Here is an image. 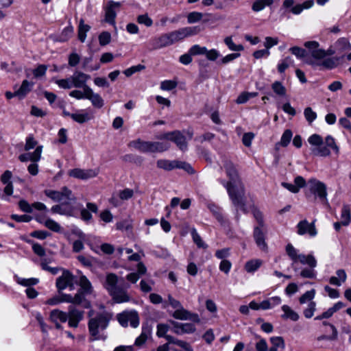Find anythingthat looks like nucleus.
I'll return each mask as SVG.
<instances>
[{
	"mask_svg": "<svg viewBox=\"0 0 351 351\" xmlns=\"http://www.w3.org/2000/svg\"><path fill=\"white\" fill-rule=\"evenodd\" d=\"M223 167L230 182H226L224 180H221V183L227 189L233 204L236 207L243 210L245 206L243 201L244 189L239 180L237 171L231 161L226 160Z\"/></svg>",
	"mask_w": 351,
	"mask_h": 351,
	"instance_id": "obj_1",
	"label": "nucleus"
},
{
	"mask_svg": "<svg viewBox=\"0 0 351 351\" xmlns=\"http://www.w3.org/2000/svg\"><path fill=\"white\" fill-rule=\"evenodd\" d=\"M103 285L114 302L119 304L131 300V297L127 291L129 286H119V277L115 274H107Z\"/></svg>",
	"mask_w": 351,
	"mask_h": 351,
	"instance_id": "obj_2",
	"label": "nucleus"
},
{
	"mask_svg": "<svg viewBox=\"0 0 351 351\" xmlns=\"http://www.w3.org/2000/svg\"><path fill=\"white\" fill-rule=\"evenodd\" d=\"M308 142L313 147L311 148V152L314 156L326 157L330 154V149L336 154H339V148L337 145L335 138L328 135L325 138V146H323V138L321 136L314 134L308 138Z\"/></svg>",
	"mask_w": 351,
	"mask_h": 351,
	"instance_id": "obj_3",
	"label": "nucleus"
},
{
	"mask_svg": "<svg viewBox=\"0 0 351 351\" xmlns=\"http://www.w3.org/2000/svg\"><path fill=\"white\" fill-rule=\"evenodd\" d=\"M109 319L103 313L97 314L90 319L88 330L91 336L90 341L106 339V336L101 333L108 326Z\"/></svg>",
	"mask_w": 351,
	"mask_h": 351,
	"instance_id": "obj_4",
	"label": "nucleus"
},
{
	"mask_svg": "<svg viewBox=\"0 0 351 351\" xmlns=\"http://www.w3.org/2000/svg\"><path fill=\"white\" fill-rule=\"evenodd\" d=\"M129 147L134 148L143 153H157L167 151L170 145L165 142L144 141L136 139L129 143Z\"/></svg>",
	"mask_w": 351,
	"mask_h": 351,
	"instance_id": "obj_5",
	"label": "nucleus"
},
{
	"mask_svg": "<svg viewBox=\"0 0 351 351\" xmlns=\"http://www.w3.org/2000/svg\"><path fill=\"white\" fill-rule=\"evenodd\" d=\"M156 165L159 169H162L165 171L182 169L189 174H194L195 173V170L189 163L178 160H169L166 159H160L157 161Z\"/></svg>",
	"mask_w": 351,
	"mask_h": 351,
	"instance_id": "obj_6",
	"label": "nucleus"
},
{
	"mask_svg": "<svg viewBox=\"0 0 351 351\" xmlns=\"http://www.w3.org/2000/svg\"><path fill=\"white\" fill-rule=\"evenodd\" d=\"M75 277L73 274L66 269H62L60 276L56 279V287L59 293L63 290L69 288L70 290H73L75 287Z\"/></svg>",
	"mask_w": 351,
	"mask_h": 351,
	"instance_id": "obj_7",
	"label": "nucleus"
},
{
	"mask_svg": "<svg viewBox=\"0 0 351 351\" xmlns=\"http://www.w3.org/2000/svg\"><path fill=\"white\" fill-rule=\"evenodd\" d=\"M201 31V28L198 26L186 27L172 31L169 33L171 40L173 44L180 41L184 38L197 34Z\"/></svg>",
	"mask_w": 351,
	"mask_h": 351,
	"instance_id": "obj_8",
	"label": "nucleus"
},
{
	"mask_svg": "<svg viewBox=\"0 0 351 351\" xmlns=\"http://www.w3.org/2000/svg\"><path fill=\"white\" fill-rule=\"evenodd\" d=\"M44 193L47 197L56 202L75 199L72 197V191L66 186L62 188L60 191L47 189L45 190Z\"/></svg>",
	"mask_w": 351,
	"mask_h": 351,
	"instance_id": "obj_9",
	"label": "nucleus"
},
{
	"mask_svg": "<svg viewBox=\"0 0 351 351\" xmlns=\"http://www.w3.org/2000/svg\"><path fill=\"white\" fill-rule=\"evenodd\" d=\"M158 139H167L176 144L182 151L187 149V143L186 138L180 131H173L172 132H167L158 136Z\"/></svg>",
	"mask_w": 351,
	"mask_h": 351,
	"instance_id": "obj_10",
	"label": "nucleus"
},
{
	"mask_svg": "<svg viewBox=\"0 0 351 351\" xmlns=\"http://www.w3.org/2000/svg\"><path fill=\"white\" fill-rule=\"evenodd\" d=\"M118 321L122 326L130 324L133 328L139 325V317L136 311H123L117 316Z\"/></svg>",
	"mask_w": 351,
	"mask_h": 351,
	"instance_id": "obj_11",
	"label": "nucleus"
},
{
	"mask_svg": "<svg viewBox=\"0 0 351 351\" xmlns=\"http://www.w3.org/2000/svg\"><path fill=\"white\" fill-rule=\"evenodd\" d=\"M99 173V169H80L75 168L68 171V175L70 177L75 178L80 180H88L95 178Z\"/></svg>",
	"mask_w": 351,
	"mask_h": 351,
	"instance_id": "obj_12",
	"label": "nucleus"
},
{
	"mask_svg": "<svg viewBox=\"0 0 351 351\" xmlns=\"http://www.w3.org/2000/svg\"><path fill=\"white\" fill-rule=\"evenodd\" d=\"M121 7V2H117L112 0L108 1L104 8L106 22L114 25L117 12L119 11Z\"/></svg>",
	"mask_w": 351,
	"mask_h": 351,
	"instance_id": "obj_13",
	"label": "nucleus"
},
{
	"mask_svg": "<svg viewBox=\"0 0 351 351\" xmlns=\"http://www.w3.org/2000/svg\"><path fill=\"white\" fill-rule=\"evenodd\" d=\"M315 221L309 223L306 219L300 221L296 226L297 233L301 236L307 234L311 237H315L317 234Z\"/></svg>",
	"mask_w": 351,
	"mask_h": 351,
	"instance_id": "obj_14",
	"label": "nucleus"
},
{
	"mask_svg": "<svg viewBox=\"0 0 351 351\" xmlns=\"http://www.w3.org/2000/svg\"><path fill=\"white\" fill-rule=\"evenodd\" d=\"M308 188L310 191L320 199H326V186L324 183L316 179H311L308 180Z\"/></svg>",
	"mask_w": 351,
	"mask_h": 351,
	"instance_id": "obj_15",
	"label": "nucleus"
},
{
	"mask_svg": "<svg viewBox=\"0 0 351 351\" xmlns=\"http://www.w3.org/2000/svg\"><path fill=\"white\" fill-rule=\"evenodd\" d=\"M94 117V114L90 109L76 110L71 114V118L75 122L82 124L88 122Z\"/></svg>",
	"mask_w": 351,
	"mask_h": 351,
	"instance_id": "obj_16",
	"label": "nucleus"
},
{
	"mask_svg": "<svg viewBox=\"0 0 351 351\" xmlns=\"http://www.w3.org/2000/svg\"><path fill=\"white\" fill-rule=\"evenodd\" d=\"M172 316L175 319L180 320H191L196 323H199L200 322V319L197 314L191 313L190 311L185 309L182 306L181 308L176 310L173 313Z\"/></svg>",
	"mask_w": 351,
	"mask_h": 351,
	"instance_id": "obj_17",
	"label": "nucleus"
},
{
	"mask_svg": "<svg viewBox=\"0 0 351 351\" xmlns=\"http://www.w3.org/2000/svg\"><path fill=\"white\" fill-rule=\"evenodd\" d=\"M90 76L82 72H75L71 77V85L75 88H88L86 83Z\"/></svg>",
	"mask_w": 351,
	"mask_h": 351,
	"instance_id": "obj_18",
	"label": "nucleus"
},
{
	"mask_svg": "<svg viewBox=\"0 0 351 351\" xmlns=\"http://www.w3.org/2000/svg\"><path fill=\"white\" fill-rule=\"evenodd\" d=\"M43 152V146H37L33 152H28L21 154L19 156V159L21 162H27L30 160L34 162H38L41 158V154Z\"/></svg>",
	"mask_w": 351,
	"mask_h": 351,
	"instance_id": "obj_19",
	"label": "nucleus"
},
{
	"mask_svg": "<svg viewBox=\"0 0 351 351\" xmlns=\"http://www.w3.org/2000/svg\"><path fill=\"white\" fill-rule=\"evenodd\" d=\"M339 58L332 57V58H324V60L318 63H314L313 61H308L307 63L311 65H317L319 66H322L326 69H333L336 68L339 64Z\"/></svg>",
	"mask_w": 351,
	"mask_h": 351,
	"instance_id": "obj_20",
	"label": "nucleus"
},
{
	"mask_svg": "<svg viewBox=\"0 0 351 351\" xmlns=\"http://www.w3.org/2000/svg\"><path fill=\"white\" fill-rule=\"evenodd\" d=\"M262 227H255L254 230V238L258 247L263 251H267V244L265 242V234L261 229Z\"/></svg>",
	"mask_w": 351,
	"mask_h": 351,
	"instance_id": "obj_21",
	"label": "nucleus"
},
{
	"mask_svg": "<svg viewBox=\"0 0 351 351\" xmlns=\"http://www.w3.org/2000/svg\"><path fill=\"white\" fill-rule=\"evenodd\" d=\"M152 43L154 49H160L173 45L169 33L154 38Z\"/></svg>",
	"mask_w": 351,
	"mask_h": 351,
	"instance_id": "obj_22",
	"label": "nucleus"
},
{
	"mask_svg": "<svg viewBox=\"0 0 351 351\" xmlns=\"http://www.w3.org/2000/svg\"><path fill=\"white\" fill-rule=\"evenodd\" d=\"M97 213L98 212V207L95 203L88 202L86 204V208H82L80 211L81 218L84 221H90L93 216L90 213Z\"/></svg>",
	"mask_w": 351,
	"mask_h": 351,
	"instance_id": "obj_23",
	"label": "nucleus"
},
{
	"mask_svg": "<svg viewBox=\"0 0 351 351\" xmlns=\"http://www.w3.org/2000/svg\"><path fill=\"white\" fill-rule=\"evenodd\" d=\"M37 221L53 232H60L62 230L60 225L52 219L40 217Z\"/></svg>",
	"mask_w": 351,
	"mask_h": 351,
	"instance_id": "obj_24",
	"label": "nucleus"
},
{
	"mask_svg": "<svg viewBox=\"0 0 351 351\" xmlns=\"http://www.w3.org/2000/svg\"><path fill=\"white\" fill-rule=\"evenodd\" d=\"M79 285L80 286V292L84 298V295L90 294L93 292V287L89 280L84 275H82L79 279Z\"/></svg>",
	"mask_w": 351,
	"mask_h": 351,
	"instance_id": "obj_25",
	"label": "nucleus"
},
{
	"mask_svg": "<svg viewBox=\"0 0 351 351\" xmlns=\"http://www.w3.org/2000/svg\"><path fill=\"white\" fill-rule=\"evenodd\" d=\"M283 314L281 315V317L284 319H290L293 322H296L299 319L300 315L299 314L293 310L288 305H283L281 307Z\"/></svg>",
	"mask_w": 351,
	"mask_h": 351,
	"instance_id": "obj_26",
	"label": "nucleus"
},
{
	"mask_svg": "<svg viewBox=\"0 0 351 351\" xmlns=\"http://www.w3.org/2000/svg\"><path fill=\"white\" fill-rule=\"evenodd\" d=\"M62 303H71L74 304H80L84 300V297L82 296V293L80 292H77L74 296H72L70 294L62 293L61 295Z\"/></svg>",
	"mask_w": 351,
	"mask_h": 351,
	"instance_id": "obj_27",
	"label": "nucleus"
},
{
	"mask_svg": "<svg viewBox=\"0 0 351 351\" xmlns=\"http://www.w3.org/2000/svg\"><path fill=\"white\" fill-rule=\"evenodd\" d=\"M49 319L53 323H56L58 322L64 323L68 319V315L66 312L62 311L59 309H54L50 313Z\"/></svg>",
	"mask_w": 351,
	"mask_h": 351,
	"instance_id": "obj_28",
	"label": "nucleus"
},
{
	"mask_svg": "<svg viewBox=\"0 0 351 351\" xmlns=\"http://www.w3.org/2000/svg\"><path fill=\"white\" fill-rule=\"evenodd\" d=\"M47 69V65L39 64L34 69L26 70V74L27 76H29L30 74H32L34 78L40 79L45 75Z\"/></svg>",
	"mask_w": 351,
	"mask_h": 351,
	"instance_id": "obj_29",
	"label": "nucleus"
},
{
	"mask_svg": "<svg viewBox=\"0 0 351 351\" xmlns=\"http://www.w3.org/2000/svg\"><path fill=\"white\" fill-rule=\"evenodd\" d=\"M90 29V26L84 23V20L81 19L79 21L77 36L78 39L82 42L84 43L86 38V33Z\"/></svg>",
	"mask_w": 351,
	"mask_h": 351,
	"instance_id": "obj_30",
	"label": "nucleus"
},
{
	"mask_svg": "<svg viewBox=\"0 0 351 351\" xmlns=\"http://www.w3.org/2000/svg\"><path fill=\"white\" fill-rule=\"evenodd\" d=\"M298 261L303 265H307L311 268H315L317 267V261L315 256L311 254L308 255L300 254Z\"/></svg>",
	"mask_w": 351,
	"mask_h": 351,
	"instance_id": "obj_31",
	"label": "nucleus"
},
{
	"mask_svg": "<svg viewBox=\"0 0 351 351\" xmlns=\"http://www.w3.org/2000/svg\"><path fill=\"white\" fill-rule=\"evenodd\" d=\"M208 208L214 215L217 220L221 224L223 225L226 220L221 213V208L213 203H208L207 204Z\"/></svg>",
	"mask_w": 351,
	"mask_h": 351,
	"instance_id": "obj_32",
	"label": "nucleus"
},
{
	"mask_svg": "<svg viewBox=\"0 0 351 351\" xmlns=\"http://www.w3.org/2000/svg\"><path fill=\"white\" fill-rule=\"evenodd\" d=\"M270 341L271 346L269 349L268 348V351H278L279 348L284 350L285 348V341L281 337H271Z\"/></svg>",
	"mask_w": 351,
	"mask_h": 351,
	"instance_id": "obj_33",
	"label": "nucleus"
},
{
	"mask_svg": "<svg viewBox=\"0 0 351 351\" xmlns=\"http://www.w3.org/2000/svg\"><path fill=\"white\" fill-rule=\"evenodd\" d=\"M335 47L339 52H343L351 49V44L346 38H340L335 43Z\"/></svg>",
	"mask_w": 351,
	"mask_h": 351,
	"instance_id": "obj_34",
	"label": "nucleus"
},
{
	"mask_svg": "<svg viewBox=\"0 0 351 351\" xmlns=\"http://www.w3.org/2000/svg\"><path fill=\"white\" fill-rule=\"evenodd\" d=\"M314 5L313 0H307L301 4H296L291 10V12L293 14H300L304 9L311 8Z\"/></svg>",
	"mask_w": 351,
	"mask_h": 351,
	"instance_id": "obj_35",
	"label": "nucleus"
},
{
	"mask_svg": "<svg viewBox=\"0 0 351 351\" xmlns=\"http://www.w3.org/2000/svg\"><path fill=\"white\" fill-rule=\"evenodd\" d=\"M281 298L279 296L271 297L262 302V309L267 310L272 308L281 303Z\"/></svg>",
	"mask_w": 351,
	"mask_h": 351,
	"instance_id": "obj_36",
	"label": "nucleus"
},
{
	"mask_svg": "<svg viewBox=\"0 0 351 351\" xmlns=\"http://www.w3.org/2000/svg\"><path fill=\"white\" fill-rule=\"evenodd\" d=\"M262 264L263 261L261 259H252L245 263L244 268L247 273H254Z\"/></svg>",
	"mask_w": 351,
	"mask_h": 351,
	"instance_id": "obj_37",
	"label": "nucleus"
},
{
	"mask_svg": "<svg viewBox=\"0 0 351 351\" xmlns=\"http://www.w3.org/2000/svg\"><path fill=\"white\" fill-rule=\"evenodd\" d=\"M29 89H17L14 92L6 91L5 95L8 99L16 97L19 100L23 99L27 94Z\"/></svg>",
	"mask_w": 351,
	"mask_h": 351,
	"instance_id": "obj_38",
	"label": "nucleus"
},
{
	"mask_svg": "<svg viewBox=\"0 0 351 351\" xmlns=\"http://www.w3.org/2000/svg\"><path fill=\"white\" fill-rule=\"evenodd\" d=\"M274 3V0H256L252 6L254 12H260L263 10L266 6H270Z\"/></svg>",
	"mask_w": 351,
	"mask_h": 351,
	"instance_id": "obj_39",
	"label": "nucleus"
},
{
	"mask_svg": "<svg viewBox=\"0 0 351 351\" xmlns=\"http://www.w3.org/2000/svg\"><path fill=\"white\" fill-rule=\"evenodd\" d=\"M341 221L343 226H348L351 221V213L349 205L344 204L343 206L341 213Z\"/></svg>",
	"mask_w": 351,
	"mask_h": 351,
	"instance_id": "obj_40",
	"label": "nucleus"
},
{
	"mask_svg": "<svg viewBox=\"0 0 351 351\" xmlns=\"http://www.w3.org/2000/svg\"><path fill=\"white\" fill-rule=\"evenodd\" d=\"M74 28L71 25H68L59 35L58 40L60 42L67 41L73 34Z\"/></svg>",
	"mask_w": 351,
	"mask_h": 351,
	"instance_id": "obj_41",
	"label": "nucleus"
},
{
	"mask_svg": "<svg viewBox=\"0 0 351 351\" xmlns=\"http://www.w3.org/2000/svg\"><path fill=\"white\" fill-rule=\"evenodd\" d=\"M87 99H89L96 108H101L104 105V101L101 97L98 94L94 93L92 90H89Z\"/></svg>",
	"mask_w": 351,
	"mask_h": 351,
	"instance_id": "obj_42",
	"label": "nucleus"
},
{
	"mask_svg": "<svg viewBox=\"0 0 351 351\" xmlns=\"http://www.w3.org/2000/svg\"><path fill=\"white\" fill-rule=\"evenodd\" d=\"M150 335V329L143 328L141 334L135 340L134 345L136 346H143L146 342Z\"/></svg>",
	"mask_w": 351,
	"mask_h": 351,
	"instance_id": "obj_43",
	"label": "nucleus"
},
{
	"mask_svg": "<svg viewBox=\"0 0 351 351\" xmlns=\"http://www.w3.org/2000/svg\"><path fill=\"white\" fill-rule=\"evenodd\" d=\"M16 282L18 284L28 288L37 285L39 282V279L36 278H23L16 277Z\"/></svg>",
	"mask_w": 351,
	"mask_h": 351,
	"instance_id": "obj_44",
	"label": "nucleus"
},
{
	"mask_svg": "<svg viewBox=\"0 0 351 351\" xmlns=\"http://www.w3.org/2000/svg\"><path fill=\"white\" fill-rule=\"evenodd\" d=\"M258 93L256 92H243L237 99L236 102L239 104H245L250 98L256 97Z\"/></svg>",
	"mask_w": 351,
	"mask_h": 351,
	"instance_id": "obj_45",
	"label": "nucleus"
},
{
	"mask_svg": "<svg viewBox=\"0 0 351 351\" xmlns=\"http://www.w3.org/2000/svg\"><path fill=\"white\" fill-rule=\"evenodd\" d=\"M330 328L332 330V335H322L319 336L317 338V340L319 341H323V340H328V341H335L337 339L338 336V332L335 326L332 324H329Z\"/></svg>",
	"mask_w": 351,
	"mask_h": 351,
	"instance_id": "obj_46",
	"label": "nucleus"
},
{
	"mask_svg": "<svg viewBox=\"0 0 351 351\" xmlns=\"http://www.w3.org/2000/svg\"><path fill=\"white\" fill-rule=\"evenodd\" d=\"M89 90L91 89H75L69 93V95L77 99H87Z\"/></svg>",
	"mask_w": 351,
	"mask_h": 351,
	"instance_id": "obj_47",
	"label": "nucleus"
},
{
	"mask_svg": "<svg viewBox=\"0 0 351 351\" xmlns=\"http://www.w3.org/2000/svg\"><path fill=\"white\" fill-rule=\"evenodd\" d=\"M286 252L287 255L289 256V258L294 262H297L298 259V256L300 254H298V250H296L293 245L291 243H289L286 246Z\"/></svg>",
	"mask_w": 351,
	"mask_h": 351,
	"instance_id": "obj_48",
	"label": "nucleus"
},
{
	"mask_svg": "<svg viewBox=\"0 0 351 351\" xmlns=\"http://www.w3.org/2000/svg\"><path fill=\"white\" fill-rule=\"evenodd\" d=\"M116 228L119 230H131L132 229V219H127L119 221L116 223Z\"/></svg>",
	"mask_w": 351,
	"mask_h": 351,
	"instance_id": "obj_49",
	"label": "nucleus"
},
{
	"mask_svg": "<svg viewBox=\"0 0 351 351\" xmlns=\"http://www.w3.org/2000/svg\"><path fill=\"white\" fill-rule=\"evenodd\" d=\"M225 44L228 46L230 50L234 51H240L243 50V47L241 45H236L234 43L232 37L228 36L224 39Z\"/></svg>",
	"mask_w": 351,
	"mask_h": 351,
	"instance_id": "obj_50",
	"label": "nucleus"
},
{
	"mask_svg": "<svg viewBox=\"0 0 351 351\" xmlns=\"http://www.w3.org/2000/svg\"><path fill=\"white\" fill-rule=\"evenodd\" d=\"M68 318L73 319L77 321H81L83 318V312L75 308L69 307Z\"/></svg>",
	"mask_w": 351,
	"mask_h": 351,
	"instance_id": "obj_51",
	"label": "nucleus"
},
{
	"mask_svg": "<svg viewBox=\"0 0 351 351\" xmlns=\"http://www.w3.org/2000/svg\"><path fill=\"white\" fill-rule=\"evenodd\" d=\"M191 233L194 243L197 245L198 247H206V245L204 244L201 237L195 228L191 230Z\"/></svg>",
	"mask_w": 351,
	"mask_h": 351,
	"instance_id": "obj_52",
	"label": "nucleus"
},
{
	"mask_svg": "<svg viewBox=\"0 0 351 351\" xmlns=\"http://www.w3.org/2000/svg\"><path fill=\"white\" fill-rule=\"evenodd\" d=\"M315 295V290L311 289L306 291L299 299L300 304H305L308 301H311L314 298Z\"/></svg>",
	"mask_w": 351,
	"mask_h": 351,
	"instance_id": "obj_53",
	"label": "nucleus"
},
{
	"mask_svg": "<svg viewBox=\"0 0 351 351\" xmlns=\"http://www.w3.org/2000/svg\"><path fill=\"white\" fill-rule=\"evenodd\" d=\"M99 43L101 46L108 45L111 41V34L108 32H102L99 35Z\"/></svg>",
	"mask_w": 351,
	"mask_h": 351,
	"instance_id": "obj_54",
	"label": "nucleus"
},
{
	"mask_svg": "<svg viewBox=\"0 0 351 351\" xmlns=\"http://www.w3.org/2000/svg\"><path fill=\"white\" fill-rule=\"evenodd\" d=\"M145 66L143 64H137L125 69L123 71V73L125 75V76L130 77L137 72L141 71L142 70L145 69Z\"/></svg>",
	"mask_w": 351,
	"mask_h": 351,
	"instance_id": "obj_55",
	"label": "nucleus"
},
{
	"mask_svg": "<svg viewBox=\"0 0 351 351\" xmlns=\"http://www.w3.org/2000/svg\"><path fill=\"white\" fill-rule=\"evenodd\" d=\"M315 310L316 303L315 302H310L307 308L304 309L303 312L304 317L307 319L311 318L313 316Z\"/></svg>",
	"mask_w": 351,
	"mask_h": 351,
	"instance_id": "obj_56",
	"label": "nucleus"
},
{
	"mask_svg": "<svg viewBox=\"0 0 351 351\" xmlns=\"http://www.w3.org/2000/svg\"><path fill=\"white\" fill-rule=\"evenodd\" d=\"M203 17V14L199 12H190L187 16V21L189 23H194L199 21Z\"/></svg>",
	"mask_w": 351,
	"mask_h": 351,
	"instance_id": "obj_57",
	"label": "nucleus"
},
{
	"mask_svg": "<svg viewBox=\"0 0 351 351\" xmlns=\"http://www.w3.org/2000/svg\"><path fill=\"white\" fill-rule=\"evenodd\" d=\"M207 51V48L201 47L199 45L192 46L189 49V53L192 56L203 55Z\"/></svg>",
	"mask_w": 351,
	"mask_h": 351,
	"instance_id": "obj_58",
	"label": "nucleus"
},
{
	"mask_svg": "<svg viewBox=\"0 0 351 351\" xmlns=\"http://www.w3.org/2000/svg\"><path fill=\"white\" fill-rule=\"evenodd\" d=\"M304 114L306 121L311 123L317 118V114L314 112L311 108L307 107L304 109Z\"/></svg>",
	"mask_w": 351,
	"mask_h": 351,
	"instance_id": "obj_59",
	"label": "nucleus"
},
{
	"mask_svg": "<svg viewBox=\"0 0 351 351\" xmlns=\"http://www.w3.org/2000/svg\"><path fill=\"white\" fill-rule=\"evenodd\" d=\"M293 134L290 130H286L282 134L280 139V144L283 147L287 146L290 143Z\"/></svg>",
	"mask_w": 351,
	"mask_h": 351,
	"instance_id": "obj_60",
	"label": "nucleus"
},
{
	"mask_svg": "<svg viewBox=\"0 0 351 351\" xmlns=\"http://www.w3.org/2000/svg\"><path fill=\"white\" fill-rule=\"evenodd\" d=\"M62 210L64 211L63 215L67 217H75V208L70 204H62Z\"/></svg>",
	"mask_w": 351,
	"mask_h": 351,
	"instance_id": "obj_61",
	"label": "nucleus"
},
{
	"mask_svg": "<svg viewBox=\"0 0 351 351\" xmlns=\"http://www.w3.org/2000/svg\"><path fill=\"white\" fill-rule=\"evenodd\" d=\"M316 271L314 269V268H304L303 269L300 275L302 278H315L316 277Z\"/></svg>",
	"mask_w": 351,
	"mask_h": 351,
	"instance_id": "obj_62",
	"label": "nucleus"
},
{
	"mask_svg": "<svg viewBox=\"0 0 351 351\" xmlns=\"http://www.w3.org/2000/svg\"><path fill=\"white\" fill-rule=\"evenodd\" d=\"M169 330V326L165 324H159L157 325L156 335L158 337H165L167 335V332Z\"/></svg>",
	"mask_w": 351,
	"mask_h": 351,
	"instance_id": "obj_63",
	"label": "nucleus"
},
{
	"mask_svg": "<svg viewBox=\"0 0 351 351\" xmlns=\"http://www.w3.org/2000/svg\"><path fill=\"white\" fill-rule=\"evenodd\" d=\"M256 351H268V346L265 339L260 338L255 345Z\"/></svg>",
	"mask_w": 351,
	"mask_h": 351,
	"instance_id": "obj_64",
	"label": "nucleus"
}]
</instances>
